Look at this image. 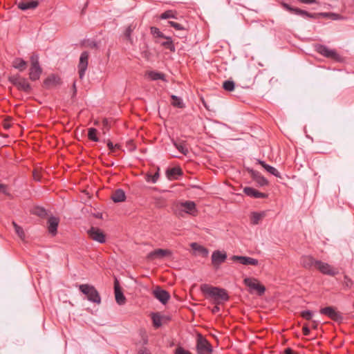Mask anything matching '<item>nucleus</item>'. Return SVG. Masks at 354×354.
Here are the masks:
<instances>
[{"label":"nucleus","instance_id":"nucleus-51","mask_svg":"<svg viewBox=\"0 0 354 354\" xmlns=\"http://www.w3.org/2000/svg\"><path fill=\"white\" fill-rule=\"evenodd\" d=\"M175 354H192L189 351L184 349L182 347H178L176 349Z\"/></svg>","mask_w":354,"mask_h":354},{"label":"nucleus","instance_id":"nucleus-20","mask_svg":"<svg viewBox=\"0 0 354 354\" xmlns=\"http://www.w3.org/2000/svg\"><path fill=\"white\" fill-rule=\"evenodd\" d=\"M167 23L170 26L173 27L176 30H178L180 32L179 34L176 35L178 37L185 38L187 37V31L185 27L183 24L176 22V21H169Z\"/></svg>","mask_w":354,"mask_h":354},{"label":"nucleus","instance_id":"nucleus-15","mask_svg":"<svg viewBox=\"0 0 354 354\" xmlns=\"http://www.w3.org/2000/svg\"><path fill=\"white\" fill-rule=\"evenodd\" d=\"M231 259L233 261H239L241 264L244 266H257L259 264V261L257 259L246 256L234 255Z\"/></svg>","mask_w":354,"mask_h":354},{"label":"nucleus","instance_id":"nucleus-56","mask_svg":"<svg viewBox=\"0 0 354 354\" xmlns=\"http://www.w3.org/2000/svg\"><path fill=\"white\" fill-rule=\"evenodd\" d=\"M284 354H298V353L295 352L291 348H286L284 350Z\"/></svg>","mask_w":354,"mask_h":354},{"label":"nucleus","instance_id":"nucleus-34","mask_svg":"<svg viewBox=\"0 0 354 354\" xmlns=\"http://www.w3.org/2000/svg\"><path fill=\"white\" fill-rule=\"evenodd\" d=\"M150 32L153 37L154 42H156V40L163 39L165 38V35L157 27H151Z\"/></svg>","mask_w":354,"mask_h":354},{"label":"nucleus","instance_id":"nucleus-8","mask_svg":"<svg viewBox=\"0 0 354 354\" xmlns=\"http://www.w3.org/2000/svg\"><path fill=\"white\" fill-rule=\"evenodd\" d=\"M244 284L248 286L250 291L256 290L259 295H262L266 291L264 286L261 285L257 279L247 277L243 280Z\"/></svg>","mask_w":354,"mask_h":354},{"label":"nucleus","instance_id":"nucleus-17","mask_svg":"<svg viewBox=\"0 0 354 354\" xmlns=\"http://www.w3.org/2000/svg\"><path fill=\"white\" fill-rule=\"evenodd\" d=\"M155 43L159 44L165 49L169 50L171 53H174L176 51V47L171 37L165 35V38L163 39L156 40Z\"/></svg>","mask_w":354,"mask_h":354},{"label":"nucleus","instance_id":"nucleus-18","mask_svg":"<svg viewBox=\"0 0 354 354\" xmlns=\"http://www.w3.org/2000/svg\"><path fill=\"white\" fill-rule=\"evenodd\" d=\"M243 192L245 195L254 198H266L268 197L267 194L260 192L251 187H244Z\"/></svg>","mask_w":354,"mask_h":354},{"label":"nucleus","instance_id":"nucleus-39","mask_svg":"<svg viewBox=\"0 0 354 354\" xmlns=\"http://www.w3.org/2000/svg\"><path fill=\"white\" fill-rule=\"evenodd\" d=\"M97 131L95 128H89L88 130V138L89 140L93 142H98L99 138L97 136Z\"/></svg>","mask_w":354,"mask_h":354},{"label":"nucleus","instance_id":"nucleus-35","mask_svg":"<svg viewBox=\"0 0 354 354\" xmlns=\"http://www.w3.org/2000/svg\"><path fill=\"white\" fill-rule=\"evenodd\" d=\"M265 216L264 212H254L250 216V222L252 225L259 224V221Z\"/></svg>","mask_w":354,"mask_h":354},{"label":"nucleus","instance_id":"nucleus-40","mask_svg":"<svg viewBox=\"0 0 354 354\" xmlns=\"http://www.w3.org/2000/svg\"><path fill=\"white\" fill-rule=\"evenodd\" d=\"M153 325L156 328H158L162 326L161 317L157 313H153L151 316Z\"/></svg>","mask_w":354,"mask_h":354},{"label":"nucleus","instance_id":"nucleus-37","mask_svg":"<svg viewBox=\"0 0 354 354\" xmlns=\"http://www.w3.org/2000/svg\"><path fill=\"white\" fill-rule=\"evenodd\" d=\"M174 145L182 154L186 156L188 153L189 151L185 141H174Z\"/></svg>","mask_w":354,"mask_h":354},{"label":"nucleus","instance_id":"nucleus-6","mask_svg":"<svg viewBox=\"0 0 354 354\" xmlns=\"http://www.w3.org/2000/svg\"><path fill=\"white\" fill-rule=\"evenodd\" d=\"M179 214L183 216V212L196 216L198 214V209L195 202L192 201H185L178 205Z\"/></svg>","mask_w":354,"mask_h":354},{"label":"nucleus","instance_id":"nucleus-46","mask_svg":"<svg viewBox=\"0 0 354 354\" xmlns=\"http://www.w3.org/2000/svg\"><path fill=\"white\" fill-rule=\"evenodd\" d=\"M35 214L39 217L44 218L47 215L46 210L43 207H37Z\"/></svg>","mask_w":354,"mask_h":354},{"label":"nucleus","instance_id":"nucleus-25","mask_svg":"<svg viewBox=\"0 0 354 354\" xmlns=\"http://www.w3.org/2000/svg\"><path fill=\"white\" fill-rule=\"evenodd\" d=\"M38 1L35 0H30L28 1H21L17 3V7L21 10H27L29 9H34L38 6Z\"/></svg>","mask_w":354,"mask_h":354},{"label":"nucleus","instance_id":"nucleus-36","mask_svg":"<svg viewBox=\"0 0 354 354\" xmlns=\"http://www.w3.org/2000/svg\"><path fill=\"white\" fill-rule=\"evenodd\" d=\"M171 98L172 100L171 103L173 106L177 107L179 109H183L185 107V104L181 97L176 96L175 95H171Z\"/></svg>","mask_w":354,"mask_h":354},{"label":"nucleus","instance_id":"nucleus-55","mask_svg":"<svg viewBox=\"0 0 354 354\" xmlns=\"http://www.w3.org/2000/svg\"><path fill=\"white\" fill-rule=\"evenodd\" d=\"M138 354H151V353L147 348H142L138 351Z\"/></svg>","mask_w":354,"mask_h":354},{"label":"nucleus","instance_id":"nucleus-16","mask_svg":"<svg viewBox=\"0 0 354 354\" xmlns=\"http://www.w3.org/2000/svg\"><path fill=\"white\" fill-rule=\"evenodd\" d=\"M114 293L116 302L119 305L124 304L126 298L122 292V288L117 279H115L114 281Z\"/></svg>","mask_w":354,"mask_h":354},{"label":"nucleus","instance_id":"nucleus-49","mask_svg":"<svg viewBox=\"0 0 354 354\" xmlns=\"http://www.w3.org/2000/svg\"><path fill=\"white\" fill-rule=\"evenodd\" d=\"M30 66H40L39 62V57L37 54H33L30 57Z\"/></svg>","mask_w":354,"mask_h":354},{"label":"nucleus","instance_id":"nucleus-27","mask_svg":"<svg viewBox=\"0 0 354 354\" xmlns=\"http://www.w3.org/2000/svg\"><path fill=\"white\" fill-rule=\"evenodd\" d=\"M111 199L114 203L123 202L126 199L124 192L122 189H116L111 196Z\"/></svg>","mask_w":354,"mask_h":354},{"label":"nucleus","instance_id":"nucleus-42","mask_svg":"<svg viewBox=\"0 0 354 354\" xmlns=\"http://www.w3.org/2000/svg\"><path fill=\"white\" fill-rule=\"evenodd\" d=\"M223 88L227 91H232L235 88V84L232 80H226L223 83Z\"/></svg>","mask_w":354,"mask_h":354},{"label":"nucleus","instance_id":"nucleus-44","mask_svg":"<svg viewBox=\"0 0 354 354\" xmlns=\"http://www.w3.org/2000/svg\"><path fill=\"white\" fill-rule=\"evenodd\" d=\"M159 176V169H158V171L153 175L148 174L147 176V181L151 182L152 183H156L158 181Z\"/></svg>","mask_w":354,"mask_h":354},{"label":"nucleus","instance_id":"nucleus-5","mask_svg":"<svg viewBox=\"0 0 354 354\" xmlns=\"http://www.w3.org/2000/svg\"><path fill=\"white\" fill-rule=\"evenodd\" d=\"M319 313L322 315L327 316L333 321L338 323H342L344 320V317L342 314L340 312L337 311L335 308L333 306H327L322 308L319 310Z\"/></svg>","mask_w":354,"mask_h":354},{"label":"nucleus","instance_id":"nucleus-45","mask_svg":"<svg viewBox=\"0 0 354 354\" xmlns=\"http://www.w3.org/2000/svg\"><path fill=\"white\" fill-rule=\"evenodd\" d=\"M301 316L302 318L306 320H311L313 316V313L311 310H306L301 312Z\"/></svg>","mask_w":354,"mask_h":354},{"label":"nucleus","instance_id":"nucleus-33","mask_svg":"<svg viewBox=\"0 0 354 354\" xmlns=\"http://www.w3.org/2000/svg\"><path fill=\"white\" fill-rule=\"evenodd\" d=\"M136 28V24H131L126 28L125 31L124 32V36L125 39L131 44H133V38L131 37V33L133 32Z\"/></svg>","mask_w":354,"mask_h":354},{"label":"nucleus","instance_id":"nucleus-31","mask_svg":"<svg viewBox=\"0 0 354 354\" xmlns=\"http://www.w3.org/2000/svg\"><path fill=\"white\" fill-rule=\"evenodd\" d=\"M59 81L60 79L57 76L51 75L44 80V84L46 87H50L58 84Z\"/></svg>","mask_w":354,"mask_h":354},{"label":"nucleus","instance_id":"nucleus-11","mask_svg":"<svg viewBox=\"0 0 354 354\" xmlns=\"http://www.w3.org/2000/svg\"><path fill=\"white\" fill-rule=\"evenodd\" d=\"M316 269L324 274L332 277L335 276L339 273V271L337 268H335L328 263L322 262L319 260L318 262H317Z\"/></svg>","mask_w":354,"mask_h":354},{"label":"nucleus","instance_id":"nucleus-58","mask_svg":"<svg viewBox=\"0 0 354 354\" xmlns=\"http://www.w3.org/2000/svg\"><path fill=\"white\" fill-rule=\"evenodd\" d=\"M149 55H150V53L147 50H145L142 52V56L146 58V59H149Z\"/></svg>","mask_w":354,"mask_h":354},{"label":"nucleus","instance_id":"nucleus-48","mask_svg":"<svg viewBox=\"0 0 354 354\" xmlns=\"http://www.w3.org/2000/svg\"><path fill=\"white\" fill-rule=\"evenodd\" d=\"M13 225L15 227V230L16 233L19 235V236L22 237L24 236V232L21 227L18 225L16 223L13 222Z\"/></svg>","mask_w":354,"mask_h":354},{"label":"nucleus","instance_id":"nucleus-22","mask_svg":"<svg viewBox=\"0 0 354 354\" xmlns=\"http://www.w3.org/2000/svg\"><path fill=\"white\" fill-rule=\"evenodd\" d=\"M319 260L315 259L311 256H305L301 258V263L302 264L303 267L307 269H310L312 268L317 267V262H318Z\"/></svg>","mask_w":354,"mask_h":354},{"label":"nucleus","instance_id":"nucleus-13","mask_svg":"<svg viewBox=\"0 0 354 354\" xmlns=\"http://www.w3.org/2000/svg\"><path fill=\"white\" fill-rule=\"evenodd\" d=\"M88 234L91 239L100 243H104L106 241L104 234L97 227H91L88 230Z\"/></svg>","mask_w":354,"mask_h":354},{"label":"nucleus","instance_id":"nucleus-19","mask_svg":"<svg viewBox=\"0 0 354 354\" xmlns=\"http://www.w3.org/2000/svg\"><path fill=\"white\" fill-rule=\"evenodd\" d=\"M59 223V219L57 217L51 216L48 218L47 223L48 230L50 234L52 235H55L57 234Z\"/></svg>","mask_w":354,"mask_h":354},{"label":"nucleus","instance_id":"nucleus-28","mask_svg":"<svg viewBox=\"0 0 354 354\" xmlns=\"http://www.w3.org/2000/svg\"><path fill=\"white\" fill-rule=\"evenodd\" d=\"M190 246L195 252L201 254L203 257H207L209 251L205 247L198 244L197 243H192Z\"/></svg>","mask_w":354,"mask_h":354},{"label":"nucleus","instance_id":"nucleus-14","mask_svg":"<svg viewBox=\"0 0 354 354\" xmlns=\"http://www.w3.org/2000/svg\"><path fill=\"white\" fill-rule=\"evenodd\" d=\"M227 259V254L221 252L220 250H215L212 254V263L215 268H218L219 266L225 262Z\"/></svg>","mask_w":354,"mask_h":354},{"label":"nucleus","instance_id":"nucleus-21","mask_svg":"<svg viewBox=\"0 0 354 354\" xmlns=\"http://www.w3.org/2000/svg\"><path fill=\"white\" fill-rule=\"evenodd\" d=\"M250 174L252 179L261 187L266 186L268 185V181L266 178H265L260 172L251 170Z\"/></svg>","mask_w":354,"mask_h":354},{"label":"nucleus","instance_id":"nucleus-9","mask_svg":"<svg viewBox=\"0 0 354 354\" xmlns=\"http://www.w3.org/2000/svg\"><path fill=\"white\" fill-rule=\"evenodd\" d=\"M283 7L288 11L297 15H299L304 18H311V19H319V14L318 13H310L306 10H301L298 8H294L291 6L288 5V3H283Z\"/></svg>","mask_w":354,"mask_h":354},{"label":"nucleus","instance_id":"nucleus-3","mask_svg":"<svg viewBox=\"0 0 354 354\" xmlns=\"http://www.w3.org/2000/svg\"><path fill=\"white\" fill-rule=\"evenodd\" d=\"M8 81L20 91L26 93H30L31 91V86L27 79L21 77L19 74L9 76Z\"/></svg>","mask_w":354,"mask_h":354},{"label":"nucleus","instance_id":"nucleus-53","mask_svg":"<svg viewBox=\"0 0 354 354\" xmlns=\"http://www.w3.org/2000/svg\"><path fill=\"white\" fill-rule=\"evenodd\" d=\"M107 146L109 147V149L111 151L114 150L115 148H119V145L116 144L115 145H113V142L111 141H109L107 143Z\"/></svg>","mask_w":354,"mask_h":354},{"label":"nucleus","instance_id":"nucleus-54","mask_svg":"<svg viewBox=\"0 0 354 354\" xmlns=\"http://www.w3.org/2000/svg\"><path fill=\"white\" fill-rule=\"evenodd\" d=\"M218 306L219 305L215 304V306L212 308V313L213 314H216V313H218V312H220L221 308H220V307Z\"/></svg>","mask_w":354,"mask_h":354},{"label":"nucleus","instance_id":"nucleus-24","mask_svg":"<svg viewBox=\"0 0 354 354\" xmlns=\"http://www.w3.org/2000/svg\"><path fill=\"white\" fill-rule=\"evenodd\" d=\"M42 73V68L40 66H30L29 70V78L32 81L38 80Z\"/></svg>","mask_w":354,"mask_h":354},{"label":"nucleus","instance_id":"nucleus-26","mask_svg":"<svg viewBox=\"0 0 354 354\" xmlns=\"http://www.w3.org/2000/svg\"><path fill=\"white\" fill-rule=\"evenodd\" d=\"M183 171L179 167L169 168L166 171V175L169 179H176L178 176L183 175Z\"/></svg>","mask_w":354,"mask_h":354},{"label":"nucleus","instance_id":"nucleus-7","mask_svg":"<svg viewBox=\"0 0 354 354\" xmlns=\"http://www.w3.org/2000/svg\"><path fill=\"white\" fill-rule=\"evenodd\" d=\"M316 50L325 57L330 58L337 62H340L342 60L341 56L335 50L330 49L325 45H317Z\"/></svg>","mask_w":354,"mask_h":354},{"label":"nucleus","instance_id":"nucleus-57","mask_svg":"<svg viewBox=\"0 0 354 354\" xmlns=\"http://www.w3.org/2000/svg\"><path fill=\"white\" fill-rule=\"evenodd\" d=\"M299 1L305 4H312L315 3L316 0H299Z\"/></svg>","mask_w":354,"mask_h":354},{"label":"nucleus","instance_id":"nucleus-4","mask_svg":"<svg viewBox=\"0 0 354 354\" xmlns=\"http://www.w3.org/2000/svg\"><path fill=\"white\" fill-rule=\"evenodd\" d=\"M196 349L198 354H211L212 346L201 334L197 335Z\"/></svg>","mask_w":354,"mask_h":354},{"label":"nucleus","instance_id":"nucleus-10","mask_svg":"<svg viewBox=\"0 0 354 354\" xmlns=\"http://www.w3.org/2000/svg\"><path fill=\"white\" fill-rule=\"evenodd\" d=\"M89 53L88 51H83L80 57L78 64V73L80 79H83L88 68Z\"/></svg>","mask_w":354,"mask_h":354},{"label":"nucleus","instance_id":"nucleus-29","mask_svg":"<svg viewBox=\"0 0 354 354\" xmlns=\"http://www.w3.org/2000/svg\"><path fill=\"white\" fill-rule=\"evenodd\" d=\"M12 66L19 71H24L27 67V62L22 58L16 57L12 63Z\"/></svg>","mask_w":354,"mask_h":354},{"label":"nucleus","instance_id":"nucleus-59","mask_svg":"<svg viewBox=\"0 0 354 354\" xmlns=\"http://www.w3.org/2000/svg\"><path fill=\"white\" fill-rule=\"evenodd\" d=\"M313 328H316L317 327V323L315 321H313Z\"/></svg>","mask_w":354,"mask_h":354},{"label":"nucleus","instance_id":"nucleus-12","mask_svg":"<svg viewBox=\"0 0 354 354\" xmlns=\"http://www.w3.org/2000/svg\"><path fill=\"white\" fill-rule=\"evenodd\" d=\"M152 293L153 297L162 304H166L170 299L169 292L163 290L160 286H156Z\"/></svg>","mask_w":354,"mask_h":354},{"label":"nucleus","instance_id":"nucleus-2","mask_svg":"<svg viewBox=\"0 0 354 354\" xmlns=\"http://www.w3.org/2000/svg\"><path fill=\"white\" fill-rule=\"evenodd\" d=\"M79 290L87 297V299L91 302L100 304L101 297L95 288L89 284H81Z\"/></svg>","mask_w":354,"mask_h":354},{"label":"nucleus","instance_id":"nucleus-1","mask_svg":"<svg viewBox=\"0 0 354 354\" xmlns=\"http://www.w3.org/2000/svg\"><path fill=\"white\" fill-rule=\"evenodd\" d=\"M201 290L207 297L212 299L214 304L220 305L229 300V295L223 288L202 284Z\"/></svg>","mask_w":354,"mask_h":354},{"label":"nucleus","instance_id":"nucleus-50","mask_svg":"<svg viewBox=\"0 0 354 354\" xmlns=\"http://www.w3.org/2000/svg\"><path fill=\"white\" fill-rule=\"evenodd\" d=\"M83 45L86 47H89V48H92L97 47V44L95 41H93V40H87L86 41H84L83 43Z\"/></svg>","mask_w":354,"mask_h":354},{"label":"nucleus","instance_id":"nucleus-47","mask_svg":"<svg viewBox=\"0 0 354 354\" xmlns=\"http://www.w3.org/2000/svg\"><path fill=\"white\" fill-rule=\"evenodd\" d=\"M0 194H3L8 196H10L8 185L0 183Z\"/></svg>","mask_w":354,"mask_h":354},{"label":"nucleus","instance_id":"nucleus-43","mask_svg":"<svg viewBox=\"0 0 354 354\" xmlns=\"http://www.w3.org/2000/svg\"><path fill=\"white\" fill-rule=\"evenodd\" d=\"M353 285V281L351 279H350L347 275H344V281H343V286L344 289L348 290L352 288Z\"/></svg>","mask_w":354,"mask_h":354},{"label":"nucleus","instance_id":"nucleus-32","mask_svg":"<svg viewBox=\"0 0 354 354\" xmlns=\"http://www.w3.org/2000/svg\"><path fill=\"white\" fill-rule=\"evenodd\" d=\"M147 76L149 78H150L153 81L159 80H161L162 81H166L165 74L162 73H160V72L151 71L147 73Z\"/></svg>","mask_w":354,"mask_h":354},{"label":"nucleus","instance_id":"nucleus-23","mask_svg":"<svg viewBox=\"0 0 354 354\" xmlns=\"http://www.w3.org/2000/svg\"><path fill=\"white\" fill-rule=\"evenodd\" d=\"M171 252L169 250H164V249H156V250H154L153 251L151 252L149 254H148V257L149 259H154V258H162L164 257H167V256H171Z\"/></svg>","mask_w":354,"mask_h":354},{"label":"nucleus","instance_id":"nucleus-38","mask_svg":"<svg viewBox=\"0 0 354 354\" xmlns=\"http://www.w3.org/2000/svg\"><path fill=\"white\" fill-rule=\"evenodd\" d=\"M319 17H322L324 18H330L332 20H340L342 19V17L339 15L334 12H319Z\"/></svg>","mask_w":354,"mask_h":354},{"label":"nucleus","instance_id":"nucleus-52","mask_svg":"<svg viewBox=\"0 0 354 354\" xmlns=\"http://www.w3.org/2000/svg\"><path fill=\"white\" fill-rule=\"evenodd\" d=\"M302 332H303L304 335H305V336H308L310 335V330L307 324L304 325L303 328H302Z\"/></svg>","mask_w":354,"mask_h":354},{"label":"nucleus","instance_id":"nucleus-30","mask_svg":"<svg viewBox=\"0 0 354 354\" xmlns=\"http://www.w3.org/2000/svg\"><path fill=\"white\" fill-rule=\"evenodd\" d=\"M259 163L262 165V167L268 171L269 172L270 174H271L272 175L277 177V178H281V174L278 171V170L274 168V167L272 166H270L268 164H266L265 162L263 161H261V160H259Z\"/></svg>","mask_w":354,"mask_h":354},{"label":"nucleus","instance_id":"nucleus-41","mask_svg":"<svg viewBox=\"0 0 354 354\" xmlns=\"http://www.w3.org/2000/svg\"><path fill=\"white\" fill-rule=\"evenodd\" d=\"M159 18L160 19H175L176 17V12H174L171 10H168L163 13H162Z\"/></svg>","mask_w":354,"mask_h":354}]
</instances>
